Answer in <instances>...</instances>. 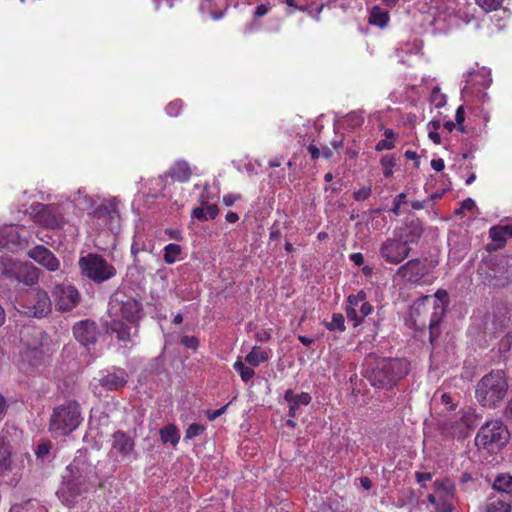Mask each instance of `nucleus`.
Here are the masks:
<instances>
[{"mask_svg": "<svg viewBox=\"0 0 512 512\" xmlns=\"http://www.w3.org/2000/svg\"><path fill=\"white\" fill-rule=\"evenodd\" d=\"M483 512H511V503L502 497H489Z\"/></svg>", "mask_w": 512, "mask_h": 512, "instance_id": "25", "label": "nucleus"}, {"mask_svg": "<svg viewBox=\"0 0 512 512\" xmlns=\"http://www.w3.org/2000/svg\"><path fill=\"white\" fill-rule=\"evenodd\" d=\"M442 297H446L445 291H437L435 298L423 296L413 303L410 309V317L415 325L429 327L430 342L433 343L439 336V324L445 315V306Z\"/></svg>", "mask_w": 512, "mask_h": 512, "instance_id": "2", "label": "nucleus"}, {"mask_svg": "<svg viewBox=\"0 0 512 512\" xmlns=\"http://www.w3.org/2000/svg\"><path fill=\"white\" fill-rule=\"evenodd\" d=\"M372 193L371 187H363L353 193V198L356 201L366 200Z\"/></svg>", "mask_w": 512, "mask_h": 512, "instance_id": "49", "label": "nucleus"}, {"mask_svg": "<svg viewBox=\"0 0 512 512\" xmlns=\"http://www.w3.org/2000/svg\"><path fill=\"white\" fill-rule=\"evenodd\" d=\"M269 12V7L265 4L258 5L254 11L255 17L265 16Z\"/></svg>", "mask_w": 512, "mask_h": 512, "instance_id": "60", "label": "nucleus"}, {"mask_svg": "<svg viewBox=\"0 0 512 512\" xmlns=\"http://www.w3.org/2000/svg\"><path fill=\"white\" fill-rule=\"evenodd\" d=\"M267 360L268 353L259 346H254L245 357V361L255 367Z\"/></svg>", "mask_w": 512, "mask_h": 512, "instance_id": "30", "label": "nucleus"}, {"mask_svg": "<svg viewBox=\"0 0 512 512\" xmlns=\"http://www.w3.org/2000/svg\"><path fill=\"white\" fill-rule=\"evenodd\" d=\"M204 431V426L193 423L189 425L188 429L186 430V438L192 439L196 436H199Z\"/></svg>", "mask_w": 512, "mask_h": 512, "instance_id": "48", "label": "nucleus"}, {"mask_svg": "<svg viewBox=\"0 0 512 512\" xmlns=\"http://www.w3.org/2000/svg\"><path fill=\"white\" fill-rule=\"evenodd\" d=\"M11 470V452L4 443L0 444V476Z\"/></svg>", "mask_w": 512, "mask_h": 512, "instance_id": "33", "label": "nucleus"}, {"mask_svg": "<svg viewBox=\"0 0 512 512\" xmlns=\"http://www.w3.org/2000/svg\"><path fill=\"white\" fill-rule=\"evenodd\" d=\"M509 441V431L499 420H492L482 425L475 437L478 448L494 452L501 449Z\"/></svg>", "mask_w": 512, "mask_h": 512, "instance_id": "6", "label": "nucleus"}, {"mask_svg": "<svg viewBox=\"0 0 512 512\" xmlns=\"http://www.w3.org/2000/svg\"><path fill=\"white\" fill-rule=\"evenodd\" d=\"M183 103L181 100L171 101L165 108L166 113L171 117H176L179 115L182 109Z\"/></svg>", "mask_w": 512, "mask_h": 512, "instance_id": "46", "label": "nucleus"}, {"mask_svg": "<svg viewBox=\"0 0 512 512\" xmlns=\"http://www.w3.org/2000/svg\"><path fill=\"white\" fill-rule=\"evenodd\" d=\"M364 300H366V293L363 290H360L355 295H349L347 298V307H358Z\"/></svg>", "mask_w": 512, "mask_h": 512, "instance_id": "45", "label": "nucleus"}, {"mask_svg": "<svg viewBox=\"0 0 512 512\" xmlns=\"http://www.w3.org/2000/svg\"><path fill=\"white\" fill-rule=\"evenodd\" d=\"M469 76L471 77V81H475L484 88L489 87L490 83L492 82L491 78L489 77V73L485 70L471 72L469 73Z\"/></svg>", "mask_w": 512, "mask_h": 512, "instance_id": "39", "label": "nucleus"}, {"mask_svg": "<svg viewBox=\"0 0 512 512\" xmlns=\"http://www.w3.org/2000/svg\"><path fill=\"white\" fill-rule=\"evenodd\" d=\"M345 320L344 316L340 313H334L332 315V320L330 322L325 323V326L329 330H339L344 331L346 329L345 327Z\"/></svg>", "mask_w": 512, "mask_h": 512, "instance_id": "40", "label": "nucleus"}, {"mask_svg": "<svg viewBox=\"0 0 512 512\" xmlns=\"http://www.w3.org/2000/svg\"><path fill=\"white\" fill-rule=\"evenodd\" d=\"M239 198V195L227 194L223 197V203L226 206H232L235 203V201H237Z\"/></svg>", "mask_w": 512, "mask_h": 512, "instance_id": "62", "label": "nucleus"}, {"mask_svg": "<svg viewBox=\"0 0 512 512\" xmlns=\"http://www.w3.org/2000/svg\"><path fill=\"white\" fill-rule=\"evenodd\" d=\"M233 368L240 374V377L244 382H248L255 375L254 370L246 366L241 360L236 361L233 364Z\"/></svg>", "mask_w": 512, "mask_h": 512, "instance_id": "37", "label": "nucleus"}, {"mask_svg": "<svg viewBox=\"0 0 512 512\" xmlns=\"http://www.w3.org/2000/svg\"><path fill=\"white\" fill-rule=\"evenodd\" d=\"M127 383L126 373H109L100 379V384L108 390H118Z\"/></svg>", "mask_w": 512, "mask_h": 512, "instance_id": "23", "label": "nucleus"}, {"mask_svg": "<svg viewBox=\"0 0 512 512\" xmlns=\"http://www.w3.org/2000/svg\"><path fill=\"white\" fill-rule=\"evenodd\" d=\"M35 220L40 225L48 228H60L64 224L63 214L56 204L39 205L35 213Z\"/></svg>", "mask_w": 512, "mask_h": 512, "instance_id": "14", "label": "nucleus"}, {"mask_svg": "<svg viewBox=\"0 0 512 512\" xmlns=\"http://www.w3.org/2000/svg\"><path fill=\"white\" fill-rule=\"evenodd\" d=\"M286 402L291 404L293 401H299L302 404H309L311 396L308 393L294 394L292 390H287L284 394Z\"/></svg>", "mask_w": 512, "mask_h": 512, "instance_id": "38", "label": "nucleus"}, {"mask_svg": "<svg viewBox=\"0 0 512 512\" xmlns=\"http://www.w3.org/2000/svg\"><path fill=\"white\" fill-rule=\"evenodd\" d=\"M116 214L117 211L115 207L107 204H100L91 213L94 218L101 220L103 223H107L108 220L113 219Z\"/></svg>", "mask_w": 512, "mask_h": 512, "instance_id": "28", "label": "nucleus"}, {"mask_svg": "<svg viewBox=\"0 0 512 512\" xmlns=\"http://www.w3.org/2000/svg\"><path fill=\"white\" fill-rule=\"evenodd\" d=\"M373 310V307L370 303H368L366 300H364L361 304H360V316L362 317V320L371 314Z\"/></svg>", "mask_w": 512, "mask_h": 512, "instance_id": "56", "label": "nucleus"}, {"mask_svg": "<svg viewBox=\"0 0 512 512\" xmlns=\"http://www.w3.org/2000/svg\"><path fill=\"white\" fill-rule=\"evenodd\" d=\"M475 207V202L471 198H467L462 202L461 208L457 210V213H461L463 210H472Z\"/></svg>", "mask_w": 512, "mask_h": 512, "instance_id": "58", "label": "nucleus"}, {"mask_svg": "<svg viewBox=\"0 0 512 512\" xmlns=\"http://www.w3.org/2000/svg\"><path fill=\"white\" fill-rule=\"evenodd\" d=\"M111 331L116 334L120 341L128 342L131 340L130 327L123 322L114 321L111 324Z\"/></svg>", "mask_w": 512, "mask_h": 512, "instance_id": "34", "label": "nucleus"}, {"mask_svg": "<svg viewBox=\"0 0 512 512\" xmlns=\"http://www.w3.org/2000/svg\"><path fill=\"white\" fill-rule=\"evenodd\" d=\"M40 270L34 265L22 262L16 281L32 286L38 282Z\"/></svg>", "mask_w": 512, "mask_h": 512, "instance_id": "22", "label": "nucleus"}, {"mask_svg": "<svg viewBox=\"0 0 512 512\" xmlns=\"http://www.w3.org/2000/svg\"><path fill=\"white\" fill-rule=\"evenodd\" d=\"M455 120L458 125V130L464 132L465 129L463 126V122L465 120V110L463 106H459L458 109L456 110Z\"/></svg>", "mask_w": 512, "mask_h": 512, "instance_id": "50", "label": "nucleus"}, {"mask_svg": "<svg viewBox=\"0 0 512 512\" xmlns=\"http://www.w3.org/2000/svg\"><path fill=\"white\" fill-rule=\"evenodd\" d=\"M409 364L403 359L375 358L368 362L364 377L376 389H392L408 374Z\"/></svg>", "mask_w": 512, "mask_h": 512, "instance_id": "1", "label": "nucleus"}, {"mask_svg": "<svg viewBox=\"0 0 512 512\" xmlns=\"http://www.w3.org/2000/svg\"><path fill=\"white\" fill-rule=\"evenodd\" d=\"M508 380L503 370H492L484 375L475 387V398L484 408L499 407L508 391Z\"/></svg>", "mask_w": 512, "mask_h": 512, "instance_id": "3", "label": "nucleus"}, {"mask_svg": "<svg viewBox=\"0 0 512 512\" xmlns=\"http://www.w3.org/2000/svg\"><path fill=\"white\" fill-rule=\"evenodd\" d=\"M28 243L27 239L21 237L15 226L5 227L0 230V248L15 251L27 247Z\"/></svg>", "mask_w": 512, "mask_h": 512, "instance_id": "18", "label": "nucleus"}, {"mask_svg": "<svg viewBox=\"0 0 512 512\" xmlns=\"http://www.w3.org/2000/svg\"><path fill=\"white\" fill-rule=\"evenodd\" d=\"M434 489L441 500L442 512H451L452 501L454 500L456 493L454 482L448 478L438 479L434 482Z\"/></svg>", "mask_w": 512, "mask_h": 512, "instance_id": "17", "label": "nucleus"}, {"mask_svg": "<svg viewBox=\"0 0 512 512\" xmlns=\"http://www.w3.org/2000/svg\"><path fill=\"white\" fill-rule=\"evenodd\" d=\"M431 167L437 171V172H440L444 169L445 167V164H444V161L443 159L439 158V159H433L431 161Z\"/></svg>", "mask_w": 512, "mask_h": 512, "instance_id": "63", "label": "nucleus"}, {"mask_svg": "<svg viewBox=\"0 0 512 512\" xmlns=\"http://www.w3.org/2000/svg\"><path fill=\"white\" fill-rule=\"evenodd\" d=\"M21 313L35 318H43L52 311V302L45 290L31 289L19 302Z\"/></svg>", "mask_w": 512, "mask_h": 512, "instance_id": "8", "label": "nucleus"}, {"mask_svg": "<svg viewBox=\"0 0 512 512\" xmlns=\"http://www.w3.org/2000/svg\"><path fill=\"white\" fill-rule=\"evenodd\" d=\"M478 425V415L475 409L467 407L461 409L456 420H448L445 427L454 437H465L468 431Z\"/></svg>", "mask_w": 512, "mask_h": 512, "instance_id": "10", "label": "nucleus"}, {"mask_svg": "<svg viewBox=\"0 0 512 512\" xmlns=\"http://www.w3.org/2000/svg\"><path fill=\"white\" fill-rule=\"evenodd\" d=\"M421 232H417L413 237L403 235L402 233L394 234L384 240L379 247V256L386 263L398 265L402 263L411 253V244L415 243L420 237Z\"/></svg>", "mask_w": 512, "mask_h": 512, "instance_id": "5", "label": "nucleus"}, {"mask_svg": "<svg viewBox=\"0 0 512 512\" xmlns=\"http://www.w3.org/2000/svg\"><path fill=\"white\" fill-rule=\"evenodd\" d=\"M430 101L436 108H440L446 104V96L440 92L439 88H434L430 96Z\"/></svg>", "mask_w": 512, "mask_h": 512, "instance_id": "44", "label": "nucleus"}, {"mask_svg": "<svg viewBox=\"0 0 512 512\" xmlns=\"http://www.w3.org/2000/svg\"><path fill=\"white\" fill-rule=\"evenodd\" d=\"M79 267L82 274L95 283H103L116 275V268L99 254L81 257Z\"/></svg>", "mask_w": 512, "mask_h": 512, "instance_id": "7", "label": "nucleus"}, {"mask_svg": "<svg viewBox=\"0 0 512 512\" xmlns=\"http://www.w3.org/2000/svg\"><path fill=\"white\" fill-rule=\"evenodd\" d=\"M350 259L357 266H360L364 263V257L359 252L351 254Z\"/></svg>", "mask_w": 512, "mask_h": 512, "instance_id": "64", "label": "nucleus"}, {"mask_svg": "<svg viewBox=\"0 0 512 512\" xmlns=\"http://www.w3.org/2000/svg\"><path fill=\"white\" fill-rule=\"evenodd\" d=\"M112 450L116 451L123 458L130 457L135 454L134 439L126 432L118 430L112 435Z\"/></svg>", "mask_w": 512, "mask_h": 512, "instance_id": "19", "label": "nucleus"}, {"mask_svg": "<svg viewBox=\"0 0 512 512\" xmlns=\"http://www.w3.org/2000/svg\"><path fill=\"white\" fill-rule=\"evenodd\" d=\"M227 406L228 405H225L217 410H214V411H207V418L210 420V421H214L215 419H217L218 417H220L227 409Z\"/></svg>", "mask_w": 512, "mask_h": 512, "instance_id": "57", "label": "nucleus"}, {"mask_svg": "<svg viewBox=\"0 0 512 512\" xmlns=\"http://www.w3.org/2000/svg\"><path fill=\"white\" fill-rule=\"evenodd\" d=\"M160 437L163 443H170L176 446L179 442V431L174 425H166L160 430Z\"/></svg>", "mask_w": 512, "mask_h": 512, "instance_id": "32", "label": "nucleus"}, {"mask_svg": "<svg viewBox=\"0 0 512 512\" xmlns=\"http://www.w3.org/2000/svg\"><path fill=\"white\" fill-rule=\"evenodd\" d=\"M131 254L133 256L143 254L150 259H154V256L145 248V245L137 240H134L131 245Z\"/></svg>", "mask_w": 512, "mask_h": 512, "instance_id": "43", "label": "nucleus"}, {"mask_svg": "<svg viewBox=\"0 0 512 512\" xmlns=\"http://www.w3.org/2000/svg\"><path fill=\"white\" fill-rule=\"evenodd\" d=\"M476 4L486 13L498 10L503 0H475Z\"/></svg>", "mask_w": 512, "mask_h": 512, "instance_id": "41", "label": "nucleus"}, {"mask_svg": "<svg viewBox=\"0 0 512 512\" xmlns=\"http://www.w3.org/2000/svg\"><path fill=\"white\" fill-rule=\"evenodd\" d=\"M493 488L500 493L512 497V475L506 473L499 474L494 480Z\"/></svg>", "mask_w": 512, "mask_h": 512, "instance_id": "27", "label": "nucleus"}, {"mask_svg": "<svg viewBox=\"0 0 512 512\" xmlns=\"http://www.w3.org/2000/svg\"><path fill=\"white\" fill-rule=\"evenodd\" d=\"M181 343L190 349H196L199 345L198 339L194 336H184Z\"/></svg>", "mask_w": 512, "mask_h": 512, "instance_id": "52", "label": "nucleus"}, {"mask_svg": "<svg viewBox=\"0 0 512 512\" xmlns=\"http://www.w3.org/2000/svg\"><path fill=\"white\" fill-rule=\"evenodd\" d=\"M415 477L417 482L425 487L426 482L432 479V474L430 472H416Z\"/></svg>", "mask_w": 512, "mask_h": 512, "instance_id": "54", "label": "nucleus"}, {"mask_svg": "<svg viewBox=\"0 0 512 512\" xmlns=\"http://www.w3.org/2000/svg\"><path fill=\"white\" fill-rule=\"evenodd\" d=\"M506 267L507 261L504 259L490 262L486 264L484 268L481 267L480 270L484 273V282L493 287H504L508 285L512 280V273L509 272Z\"/></svg>", "mask_w": 512, "mask_h": 512, "instance_id": "12", "label": "nucleus"}, {"mask_svg": "<svg viewBox=\"0 0 512 512\" xmlns=\"http://www.w3.org/2000/svg\"><path fill=\"white\" fill-rule=\"evenodd\" d=\"M27 255L49 271H57L60 267V262L57 257L43 245H37L30 249Z\"/></svg>", "mask_w": 512, "mask_h": 512, "instance_id": "15", "label": "nucleus"}, {"mask_svg": "<svg viewBox=\"0 0 512 512\" xmlns=\"http://www.w3.org/2000/svg\"><path fill=\"white\" fill-rule=\"evenodd\" d=\"M82 421L83 416L79 403L69 400L53 409L49 430L57 435H68L75 431Z\"/></svg>", "mask_w": 512, "mask_h": 512, "instance_id": "4", "label": "nucleus"}, {"mask_svg": "<svg viewBox=\"0 0 512 512\" xmlns=\"http://www.w3.org/2000/svg\"><path fill=\"white\" fill-rule=\"evenodd\" d=\"M49 451H50V445L46 444V443H42V444L38 445L36 454L38 457H44L45 455H47L49 453Z\"/></svg>", "mask_w": 512, "mask_h": 512, "instance_id": "59", "label": "nucleus"}, {"mask_svg": "<svg viewBox=\"0 0 512 512\" xmlns=\"http://www.w3.org/2000/svg\"><path fill=\"white\" fill-rule=\"evenodd\" d=\"M381 165L383 167V174L385 177H390L393 174V167L396 164V160L392 155H385L381 158Z\"/></svg>", "mask_w": 512, "mask_h": 512, "instance_id": "42", "label": "nucleus"}, {"mask_svg": "<svg viewBox=\"0 0 512 512\" xmlns=\"http://www.w3.org/2000/svg\"><path fill=\"white\" fill-rule=\"evenodd\" d=\"M192 175V169L189 163L185 160L176 161L165 174L174 180L184 183L187 182Z\"/></svg>", "mask_w": 512, "mask_h": 512, "instance_id": "21", "label": "nucleus"}, {"mask_svg": "<svg viewBox=\"0 0 512 512\" xmlns=\"http://www.w3.org/2000/svg\"><path fill=\"white\" fill-rule=\"evenodd\" d=\"M85 483L84 477L73 475L69 471L68 475L63 476V482L57 490V496L66 506L75 504L77 498L83 492V485Z\"/></svg>", "mask_w": 512, "mask_h": 512, "instance_id": "11", "label": "nucleus"}, {"mask_svg": "<svg viewBox=\"0 0 512 512\" xmlns=\"http://www.w3.org/2000/svg\"><path fill=\"white\" fill-rule=\"evenodd\" d=\"M405 199H406V194L405 193H400L399 195L396 196V198L394 199V206L393 208L391 209V212L395 215H399L400 214V206L405 203Z\"/></svg>", "mask_w": 512, "mask_h": 512, "instance_id": "51", "label": "nucleus"}, {"mask_svg": "<svg viewBox=\"0 0 512 512\" xmlns=\"http://www.w3.org/2000/svg\"><path fill=\"white\" fill-rule=\"evenodd\" d=\"M133 264L128 267V272L133 276L134 273L143 275L145 271L150 267L149 261L152 259L144 256L143 254L133 256Z\"/></svg>", "mask_w": 512, "mask_h": 512, "instance_id": "29", "label": "nucleus"}, {"mask_svg": "<svg viewBox=\"0 0 512 512\" xmlns=\"http://www.w3.org/2000/svg\"><path fill=\"white\" fill-rule=\"evenodd\" d=\"M301 405L303 404L300 403L299 401H293L291 404H289V416L296 417Z\"/></svg>", "mask_w": 512, "mask_h": 512, "instance_id": "61", "label": "nucleus"}, {"mask_svg": "<svg viewBox=\"0 0 512 512\" xmlns=\"http://www.w3.org/2000/svg\"><path fill=\"white\" fill-rule=\"evenodd\" d=\"M2 275L5 276L9 280H16L17 276H19V270L21 268L22 262L14 259H6L3 258L2 262Z\"/></svg>", "mask_w": 512, "mask_h": 512, "instance_id": "26", "label": "nucleus"}, {"mask_svg": "<svg viewBox=\"0 0 512 512\" xmlns=\"http://www.w3.org/2000/svg\"><path fill=\"white\" fill-rule=\"evenodd\" d=\"M346 315L350 321H353L354 326H358L363 321L362 317L360 316V313H358L356 308H354V307H347Z\"/></svg>", "mask_w": 512, "mask_h": 512, "instance_id": "47", "label": "nucleus"}, {"mask_svg": "<svg viewBox=\"0 0 512 512\" xmlns=\"http://www.w3.org/2000/svg\"><path fill=\"white\" fill-rule=\"evenodd\" d=\"M141 309V303L133 298L122 300L119 306L121 316L129 322L136 321L140 317Z\"/></svg>", "mask_w": 512, "mask_h": 512, "instance_id": "20", "label": "nucleus"}, {"mask_svg": "<svg viewBox=\"0 0 512 512\" xmlns=\"http://www.w3.org/2000/svg\"><path fill=\"white\" fill-rule=\"evenodd\" d=\"M489 236L494 242L500 243L499 246H503L507 238L510 237L504 225L491 227L489 230Z\"/></svg>", "mask_w": 512, "mask_h": 512, "instance_id": "36", "label": "nucleus"}, {"mask_svg": "<svg viewBox=\"0 0 512 512\" xmlns=\"http://www.w3.org/2000/svg\"><path fill=\"white\" fill-rule=\"evenodd\" d=\"M219 214V209L216 204H205L202 202V206L196 207L192 210V218H196L199 221L212 220Z\"/></svg>", "mask_w": 512, "mask_h": 512, "instance_id": "24", "label": "nucleus"}, {"mask_svg": "<svg viewBox=\"0 0 512 512\" xmlns=\"http://www.w3.org/2000/svg\"><path fill=\"white\" fill-rule=\"evenodd\" d=\"M429 274V268L425 261L413 258L401 265L395 277L409 284H418Z\"/></svg>", "mask_w": 512, "mask_h": 512, "instance_id": "13", "label": "nucleus"}, {"mask_svg": "<svg viewBox=\"0 0 512 512\" xmlns=\"http://www.w3.org/2000/svg\"><path fill=\"white\" fill-rule=\"evenodd\" d=\"M389 20V15L386 11L378 6L372 8L369 16V23L380 28H384Z\"/></svg>", "mask_w": 512, "mask_h": 512, "instance_id": "31", "label": "nucleus"}, {"mask_svg": "<svg viewBox=\"0 0 512 512\" xmlns=\"http://www.w3.org/2000/svg\"><path fill=\"white\" fill-rule=\"evenodd\" d=\"M181 251L182 249L178 244L170 243L166 245L164 248V261L167 264H173L178 260Z\"/></svg>", "mask_w": 512, "mask_h": 512, "instance_id": "35", "label": "nucleus"}, {"mask_svg": "<svg viewBox=\"0 0 512 512\" xmlns=\"http://www.w3.org/2000/svg\"><path fill=\"white\" fill-rule=\"evenodd\" d=\"M348 121L351 122L354 126H359L363 123L364 119L361 114L358 112H352L347 115Z\"/></svg>", "mask_w": 512, "mask_h": 512, "instance_id": "55", "label": "nucleus"}, {"mask_svg": "<svg viewBox=\"0 0 512 512\" xmlns=\"http://www.w3.org/2000/svg\"><path fill=\"white\" fill-rule=\"evenodd\" d=\"M52 296L56 309L61 312L71 311L81 300L79 291L69 283L55 285L52 290Z\"/></svg>", "mask_w": 512, "mask_h": 512, "instance_id": "9", "label": "nucleus"}, {"mask_svg": "<svg viewBox=\"0 0 512 512\" xmlns=\"http://www.w3.org/2000/svg\"><path fill=\"white\" fill-rule=\"evenodd\" d=\"M395 147L394 142L389 139H382L380 140L375 149L376 151H383V150H391Z\"/></svg>", "mask_w": 512, "mask_h": 512, "instance_id": "53", "label": "nucleus"}, {"mask_svg": "<svg viewBox=\"0 0 512 512\" xmlns=\"http://www.w3.org/2000/svg\"><path fill=\"white\" fill-rule=\"evenodd\" d=\"M73 333L77 341L84 346H88L96 342L99 330L94 321L86 319L74 325Z\"/></svg>", "mask_w": 512, "mask_h": 512, "instance_id": "16", "label": "nucleus"}]
</instances>
